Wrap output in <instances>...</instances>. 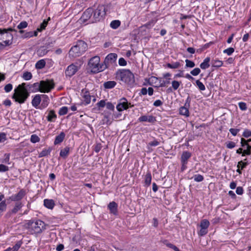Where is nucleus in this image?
Listing matches in <instances>:
<instances>
[{
    "label": "nucleus",
    "instance_id": "603ef678",
    "mask_svg": "<svg viewBox=\"0 0 251 251\" xmlns=\"http://www.w3.org/2000/svg\"><path fill=\"white\" fill-rule=\"evenodd\" d=\"M181 82H178L176 80H174L172 82V87L174 90H177L180 86Z\"/></svg>",
    "mask_w": 251,
    "mask_h": 251
},
{
    "label": "nucleus",
    "instance_id": "aec40b11",
    "mask_svg": "<svg viewBox=\"0 0 251 251\" xmlns=\"http://www.w3.org/2000/svg\"><path fill=\"white\" fill-rule=\"evenodd\" d=\"M112 121L110 119V113H105L103 116V118L101 120L102 125H110L111 124Z\"/></svg>",
    "mask_w": 251,
    "mask_h": 251
},
{
    "label": "nucleus",
    "instance_id": "5701e85b",
    "mask_svg": "<svg viewBox=\"0 0 251 251\" xmlns=\"http://www.w3.org/2000/svg\"><path fill=\"white\" fill-rule=\"evenodd\" d=\"M56 118L57 115L53 110L50 111L47 117V120L50 122H54Z\"/></svg>",
    "mask_w": 251,
    "mask_h": 251
},
{
    "label": "nucleus",
    "instance_id": "bb28decb",
    "mask_svg": "<svg viewBox=\"0 0 251 251\" xmlns=\"http://www.w3.org/2000/svg\"><path fill=\"white\" fill-rule=\"evenodd\" d=\"M179 114L181 115L185 116L186 117H189V111L188 110V108H187V106H181L179 108Z\"/></svg>",
    "mask_w": 251,
    "mask_h": 251
},
{
    "label": "nucleus",
    "instance_id": "7ed1b4c3",
    "mask_svg": "<svg viewBox=\"0 0 251 251\" xmlns=\"http://www.w3.org/2000/svg\"><path fill=\"white\" fill-rule=\"evenodd\" d=\"M116 77L130 85L133 84L135 82L134 75L129 70H118L116 73Z\"/></svg>",
    "mask_w": 251,
    "mask_h": 251
},
{
    "label": "nucleus",
    "instance_id": "cd10ccee",
    "mask_svg": "<svg viewBox=\"0 0 251 251\" xmlns=\"http://www.w3.org/2000/svg\"><path fill=\"white\" fill-rule=\"evenodd\" d=\"M156 21H157L156 20H151L150 21H149V22H148L147 23H146V24H145V25H143L142 26H141L140 28H141V29H143L144 28H148V29H150L153 26H154V25L156 23Z\"/></svg>",
    "mask_w": 251,
    "mask_h": 251
},
{
    "label": "nucleus",
    "instance_id": "ea45409f",
    "mask_svg": "<svg viewBox=\"0 0 251 251\" xmlns=\"http://www.w3.org/2000/svg\"><path fill=\"white\" fill-rule=\"evenodd\" d=\"M106 105V100H100V101H99L97 104L96 105L98 107V110H100L101 108L104 107Z\"/></svg>",
    "mask_w": 251,
    "mask_h": 251
},
{
    "label": "nucleus",
    "instance_id": "c756f323",
    "mask_svg": "<svg viewBox=\"0 0 251 251\" xmlns=\"http://www.w3.org/2000/svg\"><path fill=\"white\" fill-rule=\"evenodd\" d=\"M162 243L168 248L173 249L175 251H180L179 249L176 246L169 243L167 240H163Z\"/></svg>",
    "mask_w": 251,
    "mask_h": 251
},
{
    "label": "nucleus",
    "instance_id": "de8ad7c7",
    "mask_svg": "<svg viewBox=\"0 0 251 251\" xmlns=\"http://www.w3.org/2000/svg\"><path fill=\"white\" fill-rule=\"evenodd\" d=\"M247 149L243 151L242 156H245V155H250L251 154V146H248Z\"/></svg>",
    "mask_w": 251,
    "mask_h": 251
},
{
    "label": "nucleus",
    "instance_id": "6e6d98bb",
    "mask_svg": "<svg viewBox=\"0 0 251 251\" xmlns=\"http://www.w3.org/2000/svg\"><path fill=\"white\" fill-rule=\"evenodd\" d=\"M242 136L245 138L251 137V131L248 129H245L243 133Z\"/></svg>",
    "mask_w": 251,
    "mask_h": 251
},
{
    "label": "nucleus",
    "instance_id": "bf43d9fd",
    "mask_svg": "<svg viewBox=\"0 0 251 251\" xmlns=\"http://www.w3.org/2000/svg\"><path fill=\"white\" fill-rule=\"evenodd\" d=\"M160 142L158 141L157 140L154 139L153 141L149 143L148 146L151 147H155L158 146Z\"/></svg>",
    "mask_w": 251,
    "mask_h": 251
},
{
    "label": "nucleus",
    "instance_id": "c03bdc74",
    "mask_svg": "<svg viewBox=\"0 0 251 251\" xmlns=\"http://www.w3.org/2000/svg\"><path fill=\"white\" fill-rule=\"evenodd\" d=\"M68 107L66 106H63L60 108L58 111V114L60 116L64 115L68 112Z\"/></svg>",
    "mask_w": 251,
    "mask_h": 251
},
{
    "label": "nucleus",
    "instance_id": "680f3d73",
    "mask_svg": "<svg viewBox=\"0 0 251 251\" xmlns=\"http://www.w3.org/2000/svg\"><path fill=\"white\" fill-rule=\"evenodd\" d=\"M47 52H48V50L46 49H45L43 48V49L41 48L37 51V53L40 56L44 55L47 54Z\"/></svg>",
    "mask_w": 251,
    "mask_h": 251
},
{
    "label": "nucleus",
    "instance_id": "5fc2aeb1",
    "mask_svg": "<svg viewBox=\"0 0 251 251\" xmlns=\"http://www.w3.org/2000/svg\"><path fill=\"white\" fill-rule=\"evenodd\" d=\"M27 26V23L25 21L21 22L17 26V28L19 29L25 28Z\"/></svg>",
    "mask_w": 251,
    "mask_h": 251
},
{
    "label": "nucleus",
    "instance_id": "864d4df0",
    "mask_svg": "<svg viewBox=\"0 0 251 251\" xmlns=\"http://www.w3.org/2000/svg\"><path fill=\"white\" fill-rule=\"evenodd\" d=\"M201 73V70L199 68H196L190 72V74L193 76H197Z\"/></svg>",
    "mask_w": 251,
    "mask_h": 251
},
{
    "label": "nucleus",
    "instance_id": "052dcab7",
    "mask_svg": "<svg viewBox=\"0 0 251 251\" xmlns=\"http://www.w3.org/2000/svg\"><path fill=\"white\" fill-rule=\"evenodd\" d=\"M105 106L107 109L112 110L113 111H114L115 106L111 102H107V103H106Z\"/></svg>",
    "mask_w": 251,
    "mask_h": 251
},
{
    "label": "nucleus",
    "instance_id": "f3484780",
    "mask_svg": "<svg viewBox=\"0 0 251 251\" xmlns=\"http://www.w3.org/2000/svg\"><path fill=\"white\" fill-rule=\"evenodd\" d=\"M191 153L188 151H183L181 156V162L187 164L188 160L191 157Z\"/></svg>",
    "mask_w": 251,
    "mask_h": 251
},
{
    "label": "nucleus",
    "instance_id": "9b49d317",
    "mask_svg": "<svg viewBox=\"0 0 251 251\" xmlns=\"http://www.w3.org/2000/svg\"><path fill=\"white\" fill-rule=\"evenodd\" d=\"M78 70L77 66L74 64H71L68 66L65 71V75L66 77H71L73 76Z\"/></svg>",
    "mask_w": 251,
    "mask_h": 251
},
{
    "label": "nucleus",
    "instance_id": "37998d69",
    "mask_svg": "<svg viewBox=\"0 0 251 251\" xmlns=\"http://www.w3.org/2000/svg\"><path fill=\"white\" fill-rule=\"evenodd\" d=\"M196 83L200 91H204L205 90V87L204 85L199 80L196 81Z\"/></svg>",
    "mask_w": 251,
    "mask_h": 251
},
{
    "label": "nucleus",
    "instance_id": "13d9d810",
    "mask_svg": "<svg viewBox=\"0 0 251 251\" xmlns=\"http://www.w3.org/2000/svg\"><path fill=\"white\" fill-rule=\"evenodd\" d=\"M170 78H168V79H167L165 80H160V87H165L167 85L170 84Z\"/></svg>",
    "mask_w": 251,
    "mask_h": 251
},
{
    "label": "nucleus",
    "instance_id": "ddd939ff",
    "mask_svg": "<svg viewBox=\"0 0 251 251\" xmlns=\"http://www.w3.org/2000/svg\"><path fill=\"white\" fill-rule=\"evenodd\" d=\"M138 120L140 122H148L151 123H153L156 121V118L152 115H143L140 117Z\"/></svg>",
    "mask_w": 251,
    "mask_h": 251
},
{
    "label": "nucleus",
    "instance_id": "9d476101",
    "mask_svg": "<svg viewBox=\"0 0 251 251\" xmlns=\"http://www.w3.org/2000/svg\"><path fill=\"white\" fill-rule=\"evenodd\" d=\"M94 12V8L89 7L87 8L83 13L80 20L84 22L89 21V23H93L92 22V18L93 12Z\"/></svg>",
    "mask_w": 251,
    "mask_h": 251
},
{
    "label": "nucleus",
    "instance_id": "393cba45",
    "mask_svg": "<svg viewBox=\"0 0 251 251\" xmlns=\"http://www.w3.org/2000/svg\"><path fill=\"white\" fill-rule=\"evenodd\" d=\"M151 181V175L150 171H148L144 177V183L146 186L150 185Z\"/></svg>",
    "mask_w": 251,
    "mask_h": 251
},
{
    "label": "nucleus",
    "instance_id": "6e6552de",
    "mask_svg": "<svg viewBox=\"0 0 251 251\" xmlns=\"http://www.w3.org/2000/svg\"><path fill=\"white\" fill-rule=\"evenodd\" d=\"M41 83V92L48 93L54 87V84L52 81H40Z\"/></svg>",
    "mask_w": 251,
    "mask_h": 251
},
{
    "label": "nucleus",
    "instance_id": "f704fd0d",
    "mask_svg": "<svg viewBox=\"0 0 251 251\" xmlns=\"http://www.w3.org/2000/svg\"><path fill=\"white\" fill-rule=\"evenodd\" d=\"M212 67H215V68H219V67L222 66V65L223 64V61L219 60H217V59L213 60L212 61Z\"/></svg>",
    "mask_w": 251,
    "mask_h": 251
},
{
    "label": "nucleus",
    "instance_id": "a19ab883",
    "mask_svg": "<svg viewBox=\"0 0 251 251\" xmlns=\"http://www.w3.org/2000/svg\"><path fill=\"white\" fill-rule=\"evenodd\" d=\"M23 78L25 80H28L32 78V74L29 72H25L23 75Z\"/></svg>",
    "mask_w": 251,
    "mask_h": 251
},
{
    "label": "nucleus",
    "instance_id": "4be33fe9",
    "mask_svg": "<svg viewBox=\"0 0 251 251\" xmlns=\"http://www.w3.org/2000/svg\"><path fill=\"white\" fill-rule=\"evenodd\" d=\"M44 205L46 207L52 209L54 207L55 203L52 200L45 199L44 201Z\"/></svg>",
    "mask_w": 251,
    "mask_h": 251
},
{
    "label": "nucleus",
    "instance_id": "f03ea898",
    "mask_svg": "<svg viewBox=\"0 0 251 251\" xmlns=\"http://www.w3.org/2000/svg\"><path fill=\"white\" fill-rule=\"evenodd\" d=\"M30 85H26L25 83H23L14 90V93L12 96V98L20 104L24 103L29 96V92H28L27 87H29Z\"/></svg>",
    "mask_w": 251,
    "mask_h": 251
},
{
    "label": "nucleus",
    "instance_id": "8fccbe9b",
    "mask_svg": "<svg viewBox=\"0 0 251 251\" xmlns=\"http://www.w3.org/2000/svg\"><path fill=\"white\" fill-rule=\"evenodd\" d=\"M7 205L5 200H4L0 202V211L4 212L6 210Z\"/></svg>",
    "mask_w": 251,
    "mask_h": 251
},
{
    "label": "nucleus",
    "instance_id": "3c124183",
    "mask_svg": "<svg viewBox=\"0 0 251 251\" xmlns=\"http://www.w3.org/2000/svg\"><path fill=\"white\" fill-rule=\"evenodd\" d=\"M234 51V49L233 48H228L223 51L224 53H226L228 55H231Z\"/></svg>",
    "mask_w": 251,
    "mask_h": 251
},
{
    "label": "nucleus",
    "instance_id": "79ce46f5",
    "mask_svg": "<svg viewBox=\"0 0 251 251\" xmlns=\"http://www.w3.org/2000/svg\"><path fill=\"white\" fill-rule=\"evenodd\" d=\"M0 34L2 36V39H8V36H7V34H12L11 33H8L7 32V30L5 29H4L3 30H2L0 28Z\"/></svg>",
    "mask_w": 251,
    "mask_h": 251
},
{
    "label": "nucleus",
    "instance_id": "f8f14e48",
    "mask_svg": "<svg viewBox=\"0 0 251 251\" xmlns=\"http://www.w3.org/2000/svg\"><path fill=\"white\" fill-rule=\"evenodd\" d=\"M107 207L110 211V213L115 216L118 215V204L115 201L110 202L108 204Z\"/></svg>",
    "mask_w": 251,
    "mask_h": 251
},
{
    "label": "nucleus",
    "instance_id": "e433bc0d",
    "mask_svg": "<svg viewBox=\"0 0 251 251\" xmlns=\"http://www.w3.org/2000/svg\"><path fill=\"white\" fill-rule=\"evenodd\" d=\"M167 66L170 69H177L180 66V64L178 62H176L173 63H168Z\"/></svg>",
    "mask_w": 251,
    "mask_h": 251
},
{
    "label": "nucleus",
    "instance_id": "72a5a7b5",
    "mask_svg": "<svg viewBox=\"0 0 251 251\" xmlns=\"http://www.w3.org/2000/svg\"><path fill=\"white\" fill-rule=\"evenodd\" d=\"M210 225L209 222L206 219H203L201 221L200 227L202 228L207 229Z\"/></svg>",
    "mask_w": 251,
    "mask_h": 251
},
{
    "label": "nucleus",
    "instance_id": "c85d7f7f",
    "mask_svg": "<svg viewBox=\"0 0 251 251\" xmlns=\"http://www.w3.org/2000/svg\"><path fill=\"white\" fill-rule=\"evenodd\" d=\"M116 85L115 81H108L104 83L103 87L105 89H112Z\"/></svg>",
    "mask_w": 251,
    "mask_h": 251
},
{
    "label": "nucleus",
    "instance_id": "0eeeda50",
    "mask_svg": "<svg viewBox=\"0 0 251 251\" xmlns=\"http://www.w3.org/2000/svg\"><path fill=\"white\" fill-rule=\"evenodd\" d=\"M132 106L133 105H131L130 102H128L126 98H122L118 100L116 109L119 112H122Z\"/></svg>",
    "mask_w": 251,
    "mask_h": 251
},
{
    "label": "nucleus",
    "instance_id": "58836bf2",
    "mask_svg": "<svg viewBox=\"0 0 251 251\" xmlns=\"http://www.w3.org/2000/svg\"><path fill=\"white\" fill-rule=\"evenodd\" d=\"M23 242L21 240L17 241L15 245L12 248H11L12 251H18L20 248Z\"/></svg>",
    "mask_w": 251,
    "mask_h": 251
},
{
    "label": "nucleus",
    "instance_id": "6ab92c4d",
    "mask_svg": "<svg viewBox=\"0 0 251 251\" xmlns=\"http://www.w3.org/2000/svg\"><path fill=\"white\" fill-rule=\"evenodd\" d=\"M65 137V134L63 132H61L58 135L55 137L54 144L58 145L63 142Z\"/></svg>",
    "mask_w": 251,
    "mask_h": 251
},
{
    "label": "nucleus",
    "instance_id": "0e129e2a",
    "mask_svg": "<svg viewBox=\"0 0 251 251\" xmlns=\"http://www.w3.org/2000/svg\"><path fill=\"white\" fill-rule=\"evenodd\" d=\"M235 146H236L235 143H234V142H232V141L228 142L227 143H226V148H227L228 149H230L234 148L235 147Z\"/></svg>",
    "mask_w": 251,
    "mask_h": 251
},
{
    "label": "nucleus",
    "instance_id": "69168bd1",
    "mask_svg": "<svg viewBox=\"0 0 251 251\" xmlns=\"http://www.w3.org/2000/svg\"><path fill=\"white\" fill-rule=\"evenodd\" d=\"M248 163L247 162H243L242 161H240L238 163L237 167L242 170L246 167Z\"/></svg>",
    "mask_w": 251,
    "mask_h": 251
},
{
    "label": "nucleus",
    "instance_id": "39448f33",
    "mask_svg": "<svg viewBox=\"0 0 251 251\" xmlns=\"http://www.w3.org/2000/svg\"><path fill=\"white\" fill-rule=\"evenodd\" d=\"M100 58L98 56H95L92 57L89 62L88 65L91 69L92 72L98 73L104 71L106 69V66L103 64H100Z\"/></svg>",
    "mask_w": 251,
    "mask_h": 251
},
{
    "label": "nucleus",
    "instance_id": "4468645a",
    "mask_svg": "<svg viewBox=\"0 0 251 251\" xmlns=\"http://www.w3.org/2000/svg\"><path fill=\"white\" fill-rule=\"evenodd\" d=\"M25 195V191L24 189H21L17 194L12 196L11 200L12 201H19L22 200Z\"/></svg>",
    "mask_w": 251,
    "mask_h": 251
},
{
    "label": "nucleus",
    "instance_id": "c9c22d12",
    "mask_svg": "<svg viewBox=\"0 0 251 251\" xmlns=\"http://www.w3.org/2000/svg\"><path fill=\"white\" fill-rule=\"evenodd\" d=\"M8 39H6L3 41V43H4L5 46H9L11 45L12 43L13 40V35L12 34H7Z\"/></svg>",
    "mask_w": 251,
    "mask_h": 251
},
{
    "label": "nucleus",
    "instance_id": "49530a36",
    "mask_svg": "<svg viewBox=\"0 0 251 251\" xmlns=\"http://www.w3.org/2000/svg\"><path fill=\"white\" fill-rule=\"evenodd\" d=\"M30 141L33 143H36L40 141V138L36 134H32L30 137Z\"/></svg>",
    "mask_w": 251,
    "mask_h": 251
},
{
    "label": "nucleus",
    "instance_id": "b1692460",
    "mask_svg": "<svg viewBox=\"0 0 251 251\" xmlns=\"http://www.w3.org/2000/svg\"><path fill=\"white\" fill-rule=\"evenodd\" d=\"M210 58L209 57L205 58L203 61L200 64V67L201 69L205 70L208 68L210 66L209 62Z\"/></svg>",
    "mask_w": 251,
    "mask_h": 251
},
{
    "label": "nucleus",
    "instance_id": "473e14b6",
    "mask_svg": "<svg viewBox=\"0 0 251 251\" xmlns=\"http://www.w3.org/2000/svg\"><path fill=\"white\" fill-rule=\"evenodd\" d=\"M31 87L33 88V91L36 92L40 91L41 92V83L38 82H36L33 84L32 85H30L29 88Z\"/></svg>",
    "mask_w": 251,
    "mask_h": 251
},
{
    "label": "nucleus",
    "instance_id": "2f4dec72",
    "mask_svg": "<svg viewBox=\"0 0 251 251\" xmlns=\"http://www.w3.org/2000/svg\"><path fill=\"white\" fill-rule=\"evenodd\" d=\"M46 65V62L44 59H41L38 61L36 64L35 67L37 69H43Z\"/></svg>",
    "mask_w": 251,
    "mask_h": 251
},
{
    "label": "nucleus",
    "instance_id": "a18cd8bd",
    "mask_svg": "<svg viewBox=\"0 0 251 251\" xmlns=\"http://www.w3.org/2000/svg\"><path fill=\"white\" fill-rule=\"evenodd\" d=\"M193 178L194 180L196 182H201L204 179L203 176L200 174L194 175Z\"/></svg>",
    "mask_w": 251,
    "mask_h": 251
},
{
    "label": "nucleus",
    "instance_id": "09e8293b",
    "mask_svg": "<svg viewBox=\"0 0 251 251\" xmlns=\"http://www.w3.org/2000/svg\"><path fill=\"white\" fill-rule=\"evenodd\" d=\"M185 63H186V65H185L186 67L193 68L195 66V64L193 61L188 60V59L185 60Z\"/></svg>",
    "mask_w": 251,
    "mask_h": 251
},
{
    "label": "nucleus",
    "instance_id": "423d86ee",
    "mask_svg": "<svg viewBox=\"0 0 251 251\" xmlns=\"http://www.w3.org/2000/svg\"><path fill=\"white\" fill-rule=\"evenodd\" d=\"M105 15V8L103 5H99L96 9H94L92 14V22L96 23L102 19Z\"/></svg>",
    "mask_w": 251,
    "mask_h": 251
},
{
    "label": "nucleus",
    "instance_id": "f257e3e1",
    "mask_svg": "<svg viewBox=\"0 0 251 251\" xmlns=\"http://www.w3.org/2000/svg\"><path fill=\"white\" fill-rule=\"evenodd\" d=\"M47 225L42 220L34 219L27 221L25 224V227L30 234H41L46 229Z\"/></svg>",
    "mask_w": 251,
    "mask_h": 251
},
{
    "label": "nucleus",
    "instance_id": "774afa93",
    "mask_svg": "<svg viewBox=\"0 0 251 251\" xmlns=\"http://www.w3.org/2000/svg\"><path fill=\"white\" fill-rule=\"evenodd\" d=\"M118 63H119V65L121 66H125L127 64L126 61L123 57H121L119 59Z\"/></svg>",
    "mask_w": 251,
    "mask_h": 251
},
{
    "label": "nucleus",
    "instance_id": "e2e57ef3",
    "mask_svg": "<svg viewBox=\"0 0 251 251\" xmlns=\"http://www.w3.org/2000/svg\"><path fill=\"white\" fill-rule=\"evenodd\" d=\"M12 88H13L12 85L10 83H9V84H6L4 86V89L6 93H8L12 90Z\"/></svg>",
    "mask_w": 251,
    "mask_h": 251
},
{
    "label": "nucleus",
    "instance_id": "7c9ffc66",
    "mask_svg": "<svg viewBox=\"0 0 251 251\" xmlns=\"http://www.w3.org/2000/svg\"><path fill=\"white\" fill-rule=\"evenodd\" d=\"M51 150L52 149L50 148H49L48 149H44L39 153V157H42L48 156V155L50 154Z\"/></svg>",
    "mask_w": 251,
    "mask_h": 251
},
{
    "label": "nucleus",
    "instance_id": "4c0bfd02",
    "mask_svg": "<svg viewBox=\"0 0 251 251\" xmlns=\"http://www.w3.org/2000/svg\"><path fill=\"white\" fill-rule=\"evenodd\" d=\"M121 24V22L119 20L112 21L110 23V26L113 29H117Z\"/></svg>",
    "mask_w": 251,
    "mask_h": 251
},
{
    "label": "nucleus",
    "instance_id": "dca6fc26",
    "mask_svg": "<svg viewBox=\"0 0 251 251\" xmlns=\"http://www.w3.org/2000/svg\"><path fill=\"white\" fill-rule=\"evenodd\" d=\"M82 98L83 99L84 105H86L89 104L91 102V96L90 95L89 92L87 91H84L83 90L82 91Z\"/></svg>",
    "mask_w": 251,
    "mask_h": 251
},
{
    "label": "nucleus",
    "instance_id": "a211bd4d",
    "mask_svg": "<svg viewBox=\"0 0 251 251\" xmlns=\"http://www.w3.org/2000/svg\"><path fill=\"white\" fill-rule=\"evenodd\" d=\"M41 105L40 108L43 109L47 107L49 103L50 100L49 97L46 95H42L41 99Z\"/></svg>",
    "mask_w": 251,
    "mask_h": 251
},
{
    "label": "nucleus",
    "instance_id": "412c9836",
    "mask_svg": "<svg viewBox=\"0 0 251 251\" xmlns=\"http://www.w3.org/2000/svg\"><path fill=\"white\" fill-rule=\"evenodd\" d=\"M70 151V148L69 147H66L64 149L61 150L60 152V156L62 158L65 159L69 154Z\"/></svg>",
    "mask_w": 251,
    "mask_h": 251
},
{
    "label": "nucleus",
    "instance_id": "338daca9",
    "mask_svg": "<svg viewBox=\"0 0 251 251\" xmlns=\"http://www.w3.org/2000/svg\"><path fill=\"white\" fill-rule=\"evenodd\" d=\"M207 229L201 228V229L198 232V234L201 236H203L207 233Z\"/></svg>",
    "mask_w": 251,
    "mask_h": 251
},
{
    "label": "nucleus",
    "instance_id": "2eb2a0df",
    "mask_svg": "<svg viewBox=\"0 0 251 251\" xmlns=\"http://www.w3.org/2000/svg\"><path fill=\"white\" fill-rule=\"evenodd\" d=\"M42 95H36L32 100L31 104L33 107L37 108L41 102Z\"/></svg>",
    "mask_w": 251,
    "mask_h": 251
},
{
    "label": "nucleus",
    "instance_id": "a878e982",
    "mask_svg": "<svg viewBox=\"0 0 251 251\" xmlns=\"http://www.w3.org/2000/svg\"><path fill=\"white\" fill-rule=\"evenodd\" d=\"M23 207V204L20 202H17L14 208L10 211L9 213V214H15L19 210H20L22 207Z\"/></svg>",
    "mask_w": 251,
    "mask_h": 251
},
{
    "label": "nucleus",
    "instance_id": "1a4fd4ad",
    "mask_svg": "<svg viewBox=\"0 0 251 251\" xmlns=\"http://www.w3.org/2000/svg\"><path fill=\"white\" fill-rule=\"evenodd\" d=\"M117 58V54L114 53H111L108 54L105 57L103 65L106 66V69L108 68L110 65L116 64Z\"/></svg>",
    "mask_w": 251,
    "mask_h": 251
},
{
    "label": "nucleus",
    "instance_id": "20e7f679",
    "mask_svg": "<svg viewBox=\"0 0 251 251\" xmlns=\"http://www.w3.org/2000/svg\"><path fill=\"white\" fill-rule=\"evenodd\" d=\"M87 48L86 43L82 40L78 41L75 46L71 48L69 50L70 56L75 58L80 56Z\"/></svg>",
    "mask_w": 251,
    "mask_h": 251
},
{
    "label": "nucleus",
    "instance_id": "4d7b16f0",
    "mask_svg": "<svg viewBox=\"0 0 251 251\" xmlns=\"http://www.w3.org/2000/svg\"><path fill=\"white\" fill-rule=\"evenodd\" d=\"M238 106L239 108L243 111L246 110L247 109V104L244 102H240L238 103Z\"/></svg>",
    "mask_w": 251,
    "mask_h": 251
}]
</instances>
